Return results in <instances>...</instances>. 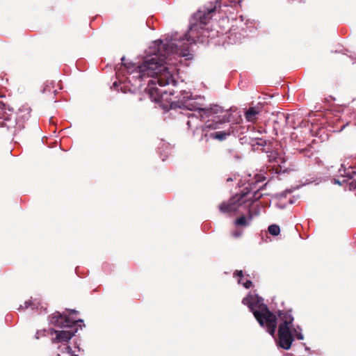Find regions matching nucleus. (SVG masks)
I'll return each instance as SVG.
<instances>
[{
	"label": "nucleus",
	"mask_w": 356,
	"mask_h": 356,
	"mask_svg": "<svg viewBox=\"0 0 356 356\" xmlns=\"http://www.w3.org/2000/svg\"><path fill=\"white\" fill-rule=\"evenodd\" d=\"M51 325L61 328V330L51 329V334L56 337L51 339L53 343L68 342L77 332V323H83L82 319L73 320L64 314L56 312L49 316Z\"/></svg>",
	"instance_id": "4"
},
{
	"label": "nucleus",
	"mask_w": 356,
	"mask_h": 356,
	"mask_svg": "<svg viewBox=\"0 0 356 356\" xmlns=\"http://www.w3.org/2000/svg\"><path fill=\"white\" fill-rule=\"evenodd\" d=\"M198 118H200L199 113L198 116L195 114H191L188 115V120L187 121V125L188 128H192L193 127H195L197 128L198 127Z\"/></svg>",
	"instance_id": "13"
},
{
	"label": "nucleus",
	"mask_w": 356,
	"mask_h": 356,
	"mask_svg": "<svg viewBox=\"0 0 356 356\" xmlns=\"http://www.w3.org/2000/svg\"><path fill=\"white\" fill-rule=\"evenodd\" d=\"M222 124V122L221 120L211 122H207L202 128V131L205 132L204 136L206 138V140H208L209 139H216L220 141L225 140L227 137L230 135L229 131H216L208 134L210 130H216L220 129Z\"/></svg>",
	"instance_id": "7"
},
{
	"label": "nucleus",
	"mask_w": 356,
	"mask_h": 356,
	"mask_svg": "<svg viewBox=\"0 0 356 356\" xmlns=\"http://www.w3.org/2000/svg\"><path fill=\"white\" fill-rule=\"evenodd\" d=\"M227 181H232V178H228V179H227Z\"/></svg>",
	"instance_id": "29"
},
{
	"label": "nucleus",
	"mask_w": 356,
	"mask_h": 356,
	"mask_svg": "<svg viewBox=\"0 0 356 356\" xmlns=\"http://www.w3.org/2000/svg\"><path fill=\"white\" fill-rule=\"evenodd\" d=\"M70 312H71V313H73V314L77 313V311H76L74 309H71Z\"/></svg>",
	"instance_id": "25"
},
{
	"label": "nucleus",
	"mask_w": 356,
	"mask_h": 356,
	"mask_svg": "<svg viewBox=\"0 0 356 356\" xmlns=\"http://www.w3.org/2000/svg\"><path fill=\"white\" fill-rule=\"evenodd\" d=\"M261 211V208L259 205H256L253 207L252 209L248 210V214L250 215V220H252V218L255 216L259 215Z\"/></svg>",
	"instance_id": "16"
},
{
	"label": "nucleus",
	"mask_w": 356,
	"mask_h": 356,
	"mask_svg": "<svg viewBox=\"0 0 356 356\" xmlns=\"http://www.w3.org/2000/svg\"><path fill=\"white\" fill-rule=\"evenodd\" d=\"M251 221L252 220H250V215L248 216V218H246L245 216H243L239 218L236 219L234 222V224L236 225L247 227L250 225Z\"/></svg>",
	"instance_id": "14"
},
{
	"label": "nucleus",
	"mask_w": 356,
	"mask_h": 356,
	"mask_svg": "<svg viewBox=\"0 0 356 356\" xmlns=\"http://www.w3.org/2000/svg\"><path fill=\"white\" fill-rule=\"evenodd\" d=\"M305 350H309V348H308V347H305Z\"/></svg>",
	"instance_id": "30"
},
{
	"label": "nucleus",
	"mask_w": 356,
	"mask_h": 356,
	"mask_svg": "<svg viewBox=\"0 0 356 356\" xmlns=\"http://www.w3.org/2000/svg\"><path fill=\"white\" fill-rule=\"evenodd\" d=\"M278 316L281 321L278 327L279 346L284 350H289L293 341V335L298 340H303L302 328L297 325L291 329L294 318L291 311H279Z\"/></svg>",
	"instance_id": "5"
},
{
	"label": "nucleus",
	"mask_w": 356,
	"mask_h": 356,
	"mask_svg": "<svg viewBox=\"0 0 356 356\" xmlns=\"http://www.w3.org/2000/svg\"><path fill=\"white\" fill-rule=\"evenodd\" d=\"M175 94V90H170L169 92L168 90H143L140 94L143 97H140L139 99L142 100L143 98L147 97L152 102L158 104L164 112L177 108L197 111L201 120L215 117L227 111L218 104L211 105L209 108L203 107L204 96L193 95L191 90H183L180 99L177 101H172L171 99V96Z\"/></svg>",
	"instance_id": "2"
},
{
	"label": "nucleus",
	"mask_w": 356,
	"mask_h": 356,
	"mask_svg": "<svg viewBox=\"0 0 356 356\" xmlns=\"http://www.w3.org/2000/svg\"><path fill=\"white\" fill-rule=\"evenodd\" d=\"M267 156L270 163H276L279 165L280 169H282L284 167L282 164L285 163V159L280 156L277 152L274 151L268 152Z\"/></svg>",
	"instance_id": "10"
},
{
	"label": "nucleus",
	"mask_w": 356,
	"mask_h": 356,
	"mask_svg": "<svg viewBox=\"0 0 356 356\" xmlns=\"http://www.w3.org/2000/svg\"><path fill=\"white\" fill-rule=\"evenodd\" d=\"M242 302L249 307L259 325L265 327L266 331L274 337L277 327V317L263 302V299L257 294H249L243 299Z\"/></svg>",
	"instance_id": "3"
},
{
	"label": "nucleus",
	"mask_w": 356,
	"mask_h": 356,
	"mask_svg": "<svg viewBox=\"0 0 356 356\" xmlns=\"http://www.w3.org/2000/svg\"><path fill=\"white\" fill-rule=\"evenodd\" d=\"M35 338H36V339H38V338H39V336H38V332H36Z\"/></svg>",
	"instance_id": "28"
},
{
	"label": "nucleus",
	"mask_w": 356,
	"mask_h": 356,
	"mask_svg": "<svg viewBox=\"0 0 356 356\" xmlns=\"http://www.w3.org/2000/svg\"><path fill=\"white\" fill-rule=\"evenodd\" d=\"M29 302H26L24 303V307H25V308H28V307H29Z\"/></svg>",
	"instance_id": "24"
},
{
	"label": "nucleus",
	"mask_w": 356,
	"mask_h": 356,
	"mask_svg": "<svg viewBox=\"0 0 356 356\" xmlns=\"http://www.w3.org/2000/svg\"><path fill=\"white\" fill-rule=\"evenodd\" d=\"M55 87H58V89H63V88L60 81L56 83L55 81H51L47 83L46 86L44 89H49L50 88H55Z\"/></svg>",
	"instance_id": "19"
},
{
	"label": "nucleus",
	"mask_w": 356,
	"mask_h": 356,
	"mask_svg": "<svg viewBox=\"0 0 356 356\" xmlns=\"http://www.w3.org/2000/svg\"><path fill=\"white\" fill-rule=\"evenodd\" d=\"M339 176L342 178L340 179H334V183L339 185H342L348 183L349 189H356V171L354 170L352 166H347L345 164H341L339 170Z\"/></svg>",
	"instance_id": "8"
},
{
	"label": "nucleus",
	"mask_w": 356,
	"mask_h": 356,
	"mask_svg": "<svg viewBox=\"0 0 356 356\" xmlns=\"http://www.w3.org/2000/svg\"><path fill=\"white\" fill-rule=\"evenodd\" d=\"M129 92H131V93H133V94H136V90H129Z\"/></svg>",
	"instance_id": "26"
},
{
	"label": "nucleus",
	"mask_w": 356,
	"mask_h": 356,
	"mask_svg": "<svg viewBox=\"0 0 356 356\" xmlns=\"http://www.w3.org/2000/svg\"><path fill=\"white\" fill-rule=\"evenodd\" d=\"M196 26H197V24H192V25L191 26V27H190V31H193L196 28Z\"/></svg>",
	"instance_id": "23"
},
{
	"label": "nucleus",
	"mask_w": 356,
	"mask_h": 356,
	"mask_svg": "<svg viewBox=\"0 0 356 356\" xmlns=\"http://www.w3.org/2000/svg\"><path fill=\"white\" fill-rule=\"evenodd\" d=\"M157 48V52L154 54L151 58L145 59L143 63L138 66H135L131 63H126L125 58H121L122 63L120 67L117 65L115 68L118 76L126 72L131 75L132 78L143 79L145 76L151 77L148 80V89H157L151 87V85L158 83L159 86L163 87L171 82L175 83L172 78V73L176 70L175 65L178 58L186 57L188 55V49H181L178 47L177 44L172 41L163 43L162 40L155 42Z\"/></svg>",
	"instance_id": "1"
},
{
	"label": "nucleus",
	"mask_w": 356,
	"mask_h": 356,
	"mask_svg": "<svg viewBox=\"0 0 356 356\" xmlns=\"http://www.w3.org/2000/svg\"><path fill=\"white\" fill-rule=\"evenodd\" d=\"M255 184H253L252 186L250 185V187H245L242 193L236 194L232 197L228 203H222L219 206L220 211L225 213L235 212L238 211L240 207H248L253 202L259 200L265 194L260 192L262 187L257 188Z\"/></svg>",
	"instance_id": "6"
},
{
	"label": "nucleus",
	"mask_w": 356,
	"mask_h": 356,
	"mask_svg": "<svg viewBox=\"0 0 356 356\" xmlns=\"http://www.w3.org/2000/svg\"><path fill=\"white\" fill-rule=\"evenodd\" d=\"M268 232L273 236H277L280 232V228L277 225H271L268 227Z\"/></svg>",
	"instance_id": "18"
},
{
	"label": "nucleus",
	"mask_w": 356,
	"mask_h": 356,
	"mask_svg": "<svg viewBox=\"0 0 356 356\" xmlns=\"http://www.w3.org/2000/svg\"><path fill=\"white\" fill-rule=\"evenodd\" d=\"M291 192V191L290 190H286L285 191H283L280 193V196L281 197H285L286 196V194L287 193H290Z\"/></svg>",
	"instance_id": "21"
},
{
	"label": "nucleus",
	"mask_w": 356,
	"mask_h": 356,
	"mask_svg": "<svg viewBox=\"0 0 356 356\" xmlns=\"http://www.w3.org/2000/svg\"><path fill=\"white\" fill-rule=\"evenodd\" d=\"M31 108L24 106L19 108L17 114V119L21 121L27 120L30 117Z\"/></svg>",
	"instance_id": "12"
},
{
	"label": "nucleus",
	"mask_w": 356,
	"mask_h": 356,
	"mask_svg": "<svg viewBox=\"0 0 356 356\" xmlns=\"http://www.w3.org/2000/svg\"><path fill=\"white\" fill-rule=\"evenodd\" d=\"M273 97V95H267V94H264V97H263V99L265 101L264 102V103H266L267 102L266 100H268L270 99H272Z\"/></svg>",
	"instance_id": "20"
},
{
	"label": "nucleus",
	"mask_w": 356,
	"mask_h": 356,
	"mask_svg": "<svg viewBox=\"0 0 356 356\" xmlns=\"http://www.w3.org/2000/svg\"><path fill=\"white\" fill-rule=\"evenodd\" d=\"M123 92L126 93L127 90H122Z\"/></svg>",
	"instance_id": "31"
},
{
	"label": "nucleus",
	"mask_w": 356,
	"mask_h": 356,
	"mask_svg": "<svg viewBox=\"0 0 356 356\" xmlns=\"http://www.w3.org/2000/svg\"><path fill=\"white\" fill-rule=\"evenodd\" d=\"M56 356H78L77 355H73L72 354V348H70V346H65L62 351H61V354H57Z\"/></svg>",
	"instance_id": "17"
},
{
	"label": "nucleus",
	"mask_w": 356,
	"mask_h": 356,
	"mask_svg": "<svg viewBox=\"0 0 356 356\" xmlns=\"http://www.w3.org/2000/svg\"><path fill=\"white\" fill-rule=\"evenodd\" d=\"M232 235L234 237H239L241 235V233L238 232H234L232 233Z\"/></svg>",
	"instance_id": "22"
},
{
	"label": "nucleus",
	"mask_w": 356,
	"mask_h": 356,
	"mask_svg": "<svg viewBox=\"0 0 356 356\" xmlns=\"http://www.w3.org/2000/svg\"><path fill=\"white\" fill-rule=\"evenodd\" d=\"M113 86H114V87H117V86H118V84H117V82H116V81H115V82L113 83Z\"/></svg>",
	"instance_id": "27"
},
{
	"label": "nucleus",
	"mask_w": 356,
	"mask_h": 356,
	"mask_svg": "<svg viewBox=\"0 0 356 356\" xmlns=\"http://www.w3.org/2000/svg\"><path fill=\"white\" fill-rule=\"evenodd\" d=\"M260 112H261V110H260L259 107H256V106L250 107L245 111V118L249 122H254L257 118V115H259L260 113Z\"/></svg>",
	"instance_id": "11"
},
{
	"label": "nucleus",
	"mask_w": 356,
	"mask_h": 356,
	"mask_svg": "<svg viewBox=\"0 0 356 356\" xmlns=\"http://www.w3.org/2000/svg\"><path fill=\"white\" fill-rule=\"evenodd\" d=\"M234 276H237L239 277L238 282L239 284H241V280L243 276V271L242 270H236V272L234 273ZM252 282L250 280H247L245 282L242 283V284L244 286V287L245 289H249L252 286Z\"/></svg>",
	"instance_id": "15"
},
{
	"label": "nucleus",
	"mask_w": 356,
	"mask_h": 356,
	"mask_svg": "<svg viewBox=\"0 0 356 356\" xmlns=\"http://www.w3.org/2000/svg\"><path fill=\"white\" fill-rule=\"evenodd\" d=\"M284 86V85H282V88H283L284 89H286Z\"/></svg>",
	"instance_id": "32"
},
{
	"label": "nucleus",
	"mask_w": 356,
	"mask_h": 356,
	"mask_svg": "<svg viewBox=\"0 0 356 356\" xmlns=\"http://www.w3.org/2000/svg\"><path fill=\"white\" fill-rule=\"evenodd\" d=\"M215 10V7L207 9H200L194 14L193 18L200 24V26H205L211 19L212 13H214ZM201 28L203 29L202 26H201Z\"/></svg>",
	"instance_id": "9"
}]
</instances>
